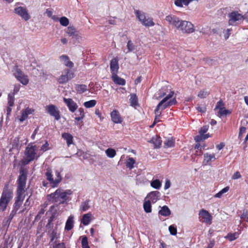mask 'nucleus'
<instances>
[{"label":"nucleus","instance_id":"dca6fc26","mask_svg":"<svg viewBox=\"0 0 248 248\" xmlns=\"http://www.w3.org/2000/svg\"><path fill=\"white\" fill-rule=\"evenodd\" d=\"M61 221H58L55 228L49 232V236L50 238L51 242H56V241L60 237V233L57 229V226L62 223Z\"/></svg>","mask_w":248,"mask_h":248},{"label":"nucleus","instance_id":"c756f323","mask_svg":"<svg viewBox=\"0 0 248 248\" xmlns=\"http://www.w3.org/2000/svg\"><path fill=\"white\" fill-rule=\"evenodd\" d=\"M185 21L180 20V22H178V24L175 26V28L179 31H181L182 33H185L186 32V26L185 25Z\"/></svg>","mask_w":248,"mask_h":248},{"label":"nucleus","instance_id":"473e14b6","mask_svg":"<svg viewBox=\"0 0 248 248\" xmlns=\"http://www.w3.org/2000/svg\"><path fill=\"white\" fill-rule=\"evenodd\" d=\"M75 89L78 93L81 94L88 90V87L86 85L77 84L76 85Z\"/></svg>","mask_w":248,"mask_h":248},{"label":"nucleus","instance_id":"de8ad7c7","mask_svg":"<svg viewBox=\"0 0 248 248\" xmlns=\"http://www.w3.org/2000/svg\"><path fill=\"white\" fill-rule=\"evenodd\" d=\"M59 21L61 25L64 27L67 26L69 23V19L65 16L60 18L59 19Z\"/></svg>","mask_w":248,"mask_h":248},{"label":"nucleus","instance_id":"cd10ccee","mask_svg":"<svg viewBox=\"0 0 248 248\" xmlns=\"http://www.w3.org/2000/svg\"><path fill=\"white\" fill-rule=\"evenodd\" d=\"M149 142L153 143L155 148H159L161 145L162 140L160 137L155 136Z\"/></svg>","mask_w":248,"mask_h":248},{"label":"nucleus","instance_id":"79ce46f5","mask_svg":"<svg viewBox=\"0 0 248 248\" xmlns=\"http://www.w3.org/2000/svg\"><path fill=\"white\" fill-rule=\"evenodd\" d=\"M127 51L125 52L126 53H129L134 51L136 49L135 46L133 44L131 40L128 41L127 44Z\"/></svg>","mask_w":248,"mask_h":248},{"label":"nucleus","instance_id":"20e7f679","mask_svg":"<svg viewBox=\"0 0 248 248\" xmlns=\"http://www.w3.org/2000/svg\"><path fill=\"white\" fill-rule=\"evenodd\" d=\"M13 197V190L9 188V186L7 184L3 188V191L0 198V212L4 211L9 202Z\"/></svg>","mask_w":248,"mask_h":248},{"label":"nucleus","instance_id":"69168bd1","mask_svg":"<svg viewBox=\"0 0 248 248\" xmlns=\"http://www.w3.org/2000/svg\"><path fill=\"white\" fill-rule=\"evenodd\" d=\"M231 31V29H227V30H226L224 33V37L225 38V39H227L229 37V36L230 35V32Z\"/></svg>","mask_w":248,"mask_h":248},{"label":"nucleus","instance_id":"f704fd0d","mask_svg":"<svg viewBox=\"0 0 248 248\" xmlns=\"http://www.w3.org/2000/svg\"><path fill=\"white\" fill-rule=\"evenodd\" d=\"M162 186V183L158 179L153 180L151 182V186L156 189H159Z\"/></svg>","mask_w":248,"mask_h":248},{"label":"nucleus","instance_id":"9b49d317","mask_svg":"<svg viewBox=\"0 0 248 248\" xmlns=\"http://www.w3.org/2000/svg\"><path fill=\"white\" fill-rule=\"evenodd\" d=\"M244 16L237 12H232L229 15V24L235 26L240 24L243 20Z\"/></svg>","mask_w":248,"mask_h":248},{"label":"nucleus","instance_id":"6e6552de","mask_svg":"<svg viewBox=\"0 0 248 248\" xmlns=\"http://www.w3.org/2000/svg\"><path fill=\"white\" fill-rule=\"evenodd\" d=\"M14 11L15 14L26 21L31 18L29 10L26 6H18L17 3L15 5Z\"/></svg>","mask_w":248,"mask_h":248},{"label":"nucleus","instance_id":"4d7b16f0","mask_svg":"<svg viewBox=\"0 0 248 248\" xmlns=\"http://www.w3.org/2000/svg\"><path fill=\"white\" fill-rule=\"evenodd\" d=\"M230 113L231 112L229 110L226 109L224 108H219L218 113L220 115H226L228 114H230Z\"/></svg>","mask_w":248,"mask_h":248},{"label":"nucleus","instance_id":"8fccbe9b","mask_svg":"<svg viewBox=\"0 0 248 248\" xmlns=\"http://www.w3.org/2000/svg\"><path fill=\"white\" fill-rule=\"evenodd\" d=\"M205 147V145L204 144H201L197 143L195 146V149L197 150L196 152L198 153L199 151V154H201L202 153V150L204 149Z\"/></svg>","mask_w":248,"mask_h":248},{"label":"nucleus","instance_id":"13d9d810","mask_svg":"<svg viewBox=\"0 0 248 248\" xmlns=\"http://www.w3.org/2000/svg\"><path fill=\"white\" fill-rule=\"evenodd\" d=\"M169 230L171 235H175L177 234V229L174 225L170 226Z\"/></svg>","mask_w":248,"mask_h":248},{"label":"nucleus","instance_id":"a211bd4d","mask_svg":"<svg viewBox=\"0 0 248 248\" xmlns=\"http://www.w3.org/2000/svg\"><path fill=\"white\" fill-rule=\"evenodd\" d=\"M218 157L216 156L215 154L206 153L204 154L203 163L205 165H210L212 162L215 161Z\"/></svg>","mask_w":248,"mask_h":248},{"label":"nucleus","instance_id":"e2e57ef3","mask_svg":"<svg viewBox=\"0 0 248 248\" xmlns=\"http://www.w3.org/2000/svg\"><path fill=\"white\" fill-rule=\"evenodd\" d=\"M16 212H17V211H16V210H14V209H13V210L11 211V213H10V215H9V218H8V220H9L10 221L13 219V218L15 216V215H16Z\"/></svg>","mask_w":248,"mask_h":248},{"label":"nucleus","instance_id":"774afa93","mask_svg":"<svg viewBox=\"0 0 248 248\" xmlns=\"http://www.w3.org/2000/svg\"><path fill=\"white\" fill-rule=\"evenodd\" d=\"M54 248H65L63 243H59L54 247Z\"/></svg>","mask_w":248,"mask_h":248},{"label":"nucleus","instance_id":"5701e85b","mask_svg":"<svg viewBox=\"0 0 248 248\" xmlns=\"http://www.w3.org/2000/svg\"><path fill=\"white\" fill-rule=\"evenodd\" d=\"M110 67L112 75L117 73L119 67L117 58H114L111 60Z\"/></svg>","mask_w":248,"mask_h":248},{"label":"nucleus","instance_id":"7ed1b4c3","mask_svg":"<svg viewBox=\"0 0 248 248\" xmlns=\"http://www.w3.org/2000/svg\"><path fill=\"white\" fill-rule=\"evenodd\" d=\"M72 193L70 189L64 190L58 188L55 192L48 195V199L52 202L64 203L67 200V195H71Z\"/></svg>","mask_w":248,"mask_h":248},{"label":"nucleus","instance_id":"2eb2a0df","mask_svg":"<svg viewBox=\"0 0 248 248\" xmlns=\"http://www.w3.org/2000/svg\"><path fill=\"white\" fill-rule=\"evenodd\" d=\"M170 93H172V95H171V96L170 97H169V99H168V101H170V100H172V99L175 100V98L171 99L173 95V94H174L173 92L171 91H169V90H168L165 87H163L161 89L159 90L158 92H157L155 93V97L156 99H159L163 97H164V98H165V97H166L168 96V95L170 94Z\"/></svg>","mask_w":248,"mask_h":248},{"label":"nucleus","instance_id":"b1692460","mask_svg":"<svg viewBox=\"0 0 248 248\" xmlns=\"http://www.w3.org/2000/svg\"><path fill=\"white\" fill-rule=\"evenodd\" d=\"M34 109L30 108H27L21 111V115L19 120L20 122H23L27 118L29 115L32 114Z\"/></svg>","mask_w":248,"mask_h":248},{"label":"nucleus","instance_id":"a19ab883","mask_svg":"<svg viewBox=\"0 0 248 248\" xmlns=\"http://www.w3.org/2000/svg\"><path fill=\"white\" fill-rule=\"evenodd\" d=\"M209 94V91L206 89L201 90L198 93V96L200 98H204Z\"/></svg>","mask_w":248,"mask_h":248},{"label":"nucleus","instance_id":"412c9836","mask_svg":"<svg viewBox=\"0 0 248 248\" xmlns=\"http://www.w3.org/2000/svg\"><path fill=\"white\" fill-rule=\"evenodd\" d=\"M165 20L173 27H175L178 24V22H180V19L176 16L173 15H170L166 16Z\"/></svg>","mask_w":248,"mask_h":248},{"label":"nucleus","instance_id":"1a4fd4ad","mask_svg":"<svg viewBox=\"0 0 248 248\" xmlns=\"http://www.w3.org/2000/svg\"><path fill=\"white\" fill-rule=\"evenodd\" d=\"M75 77V74L73 70L69 69H65L62 72L61 76L58 78L57 81L61 84H65Z\"/></svg>","mask_w":248,"mask_h":248},{"label":"nucleus","instance_id":"ddd939ff","mask_svg":"<svg viewBox=\"0 0 248 248\" xmlns=\"http://www.w3.org/2000/svg\"><path fill=\"white\" fill-rule=\"evenodd\" d=\"M45 108L50 115L54 117L56 120L58 121L60 119V111L56 106L49 105L46 106Z\"/></svg>","mask_w":248,"mask_h":248},{"label":"nucleus","instance_id":"393cba45","mask_svg":"<svg viewBox=\"0 0 248 248\" xmlns=\"http://www.w3.org/2000/svg\"><path fill=\"white\" fill-rule=\"evenodd\" d=\"M60 60L66 66L72 68L74 66V63L69 60V57L65 55L60 57Z\"/></svg>","mask_w":248,"mask_h":248},{"label":"nucleus","instance_id":"338daca9","mask_svg":"<svg viewBox=\"0 0 248 248\" xmlns=\"http://www.w3.org/2000/svg\"><path fill=\"white\" fill-rule=\"evenodd\" d=\"M225 146V144L223 142H221L216 145V148L218 150H221Z\"/></svg>","mask_w":248,"mask_h":248},{"label":"nucleus","instance_id":"c9c22d12","mask_svg":"<svg viewBox=\"0 0 248 248\" xmlns=\"http://www.w3.org/2000/svg\"><path fill=\"white\" fill-rule=\"evenodd\" d=\"M143 208L146 213H149L152 212L151 203L149 200L144 202L143 203Z\"/></svg>","mask_w":248,"mask_h":248},{"label":"nucleus","instance_id":"c03bdc74","mask_svg":"<svg viewBox=\"0 0 248 248\" xmlns=\"http://www.w3.org/2000/svg\"><path fill=\"white\" fill-rule=\"evenodd\" d=\"M135 163V160L133 158L129 157L128 158L126 166L129 169H132L134 167V164Z\"/></svg>","mask_w":248,"mask_h":248},{"label":"nucleus","instance_id":"052dcab7","mask_svg":"<svg viewBox=\"0 0 248 248\" xmlns=\"http://www.w3.org/2000/svg\"><path fill=\"white\" fill-rule=\"evenodd\" d=\"M241 177V175L240 174L239 171L235 172L232 175V179L233 180H236L239 179Z\"/></svg>","mask_w":248,"mask_h":248},{"label":"nucleus","instance_id":"09e8293b","mask_svg":"<svg viewBox=\"0 0 248 248\" xmlns=\"http://www.w3.org/2000/svg\"><path fill=\"white\" fill-rule=\"evenodd\" d=\"M174 144V141L171 139H168L164 141V146L166 148L173 147Z\"/></svg>","mask_w":248,"mask_h":248},{"label":"nucleus","instance_id":"5fc2aeb1","mask_svg":"<svg viewBox=\"0 0 248 248\" xmlns=\"http://www.w3.org/2000/svg\"><path fill=\"white\" fill-rule=\"evenodd\" d=\"M209 126L204 125L203 127H201L200 130H199V135L197 136H202L204 134H205L208 130Z\"/></svg>","mask_w":248,"mask_h":248},{"label":"nucleus","instance_id":"a18cd8bd","mask_svg":"<svg viewBox=\"0 0 248 248\" xmlns=\"http://www.w3.org/2000/svg\"><path fill=\"white\" fill-rule=\"evenodd\" d=\"M130 102L131 103V106H135L137 105L138 104V98L136 94H131L130 98Z\"/></svg>","mask_w":248,"mask_h":248},{"label":"nucleus","instance_id":"423d86ee","mask_svg":"<svg viewBox=\"0 0 248 248\" xmlns=\"http://www.w3.org/2000/svg\"><path fill=\"white\" fill-rule=\"evenodd\" d=\"M46 179L49 182L50 186L55 187H57L62 180L60 175V172L58 171L55 172V174H53L50 169H47L46 172Z\"/></svg>","mask_w":248,"mask_h":248},{"label":"nucleus","instance_id":"603ef678","mask_svg":"<svg viewBox=\"0 0 248 248\" xmlns=\"http://www.w3.org/2000/svg\"><path fill=\"white\" fill-rule=\"evenodd\" d=\"M174 4L177 7H182L186 5V0H175Z\"/></svg>","mask_w":248,"mask_h":248},{"label":"nucleus","instance_id":"c85d7f7f","mask_svg":"<svg viewBox=\"0 0 248 248\" xmlns=\"http://www.w3.org/2000/svg\"><path fill=\"white\" fill-rule=\"evenodd\" d=\"M240 232H236L233 233L230 232L225 236V238L227 239L230 241H232L237 239L240 234Z\"/></svg>","mask_w":248,"mask_h":248},{"label":"nucleus","instance_id":"4be33fe9","mask_svg":"<svg viewBox=\"0 0 248 248\" xmlns=\"http://www.w3.org/2000/svg\"><path fill=\"white\" fill-rule=\"evenodd\" d=\"M66 32L70 36L75 37L79 41V39H81L82 37L78 35V32L76 29L73 26L68 27L66 30Z\"/></svg>","mask_w":248,"mask_h":248},{"label":"nucleus","instance_id":"f3484780","mask_svg":"<svg viewBox=\"0 0 248 248\" xmlns=\"http://www.w3.org/2000/svg\"><path fill=\"white\" fill-rule=\"evenodd\" d=\"M63 102L67 105L69 110L72 112H75L78 108L77 103L71 98H66L65 97L63 99Z\"/></svg>","mask_w":248,"mask_h":248},{"label":"nucleus","instance_id":"f03ea898","mask_svg":"<svg viewBox=\"0 0 248 248\" xmlns=\"http://www.w3.org/2000/svg\"><path fill=\"white\" fill-rule=\"evenodd\" d=\"M172 93H170L166 97L163 98L157 106L155 111V119L154 122V124L160 122V117L163 110L176 104V101L175 99L168 101Z\"/></svg>","mask_w":248,"mask_h":248},{"label":"nucleus","instance_id":"f257e3e1","mask_svg":"<svg viewBox=\"0 0 248 248\" xmlns=\"http://www.w3.org/2000/svg\"><path fill=\"white\" fill-rule=\"evenodd\" d=\"M27 175L24 170H21L17 180V186L16 190V197L14 204L13 209L17 211L22 204L25 198L24 193L26 184Z\"/></svg>","mask_w":248,"mask_h":248},{"label":"nucleus","instance_id":"58836bf2","mask_svg":"<svg viewBox=\"0 0 248 248\" xmlns=\"http://www.w3.org/2000/svg\"><path fill=\"white\" fill-rule=\"evenodd\" d=\"M90 208L89 201H86L81 203L80 206V210L84 212L88 210Z\"/></svg>","mask_w":248,"mask_h":248},{"label":"nucleus","instance_id":"0eeeda50","mask_svg":"<svg viewBox=\"0 0 248 248\" xmlns=\"http://www.w3.org/2000/svg\"><path fill=\"white\" fill-rule=\"evenodd\" d=\"M13 75L16 79L24 85L29 83L28 76L17 66H15L13 70Z\"/></svg>","mask_w":248,"mask_h":248},{"label":"nucleus","instance_id":"bf43d9fd","mask_svg":"<svg viewBox=\"0 0 248 248\" xmlns=\"http://www.w3.org/2000/svg\"><path fill=\"white\" fill-rule=\"evenodd\" d=\"M240 218L246 222H248V211H244L240 216Z\"/></svg>","mask_w":248,"mask_h":248},{"label":"nucleus","instance_id":"6ab92c4d","mask_svg":"<svg viewBox=\"0 0 248 248\" xmlns=\"http://www.w3.org/2000/svg\"><path fill=\"white\" fill-rule=\"evenodd\" d=\"M160 196V193L159 191H152L148 194L146 199H148L152 202L155 203L159 199Z\"/></svg>","mask_w":248,"mask_h":248},{"label":"nucleus","instance_id":"2f4dec72","mask_svg":"<svg viewBox=\"0 0 248 248\" xmlns=\"http://www.w3.org/2000/svg\"><path fill=\"white\" fill-rule=\"evenodd\" d=\"M62 137L66 141L68 146L73 143V137L70 134L64 133L62 134Z\"/></svg>","mask_w":248,"mask_h":248},{"label":"nucleus","instance_id":"39448f33","mask_svg":"<svg viewBox=\"0 0 248 248\" xmlns=\"http://www.w3.org/2000/svg\"><path fill=\"white\" fill-rule=\"evenodd\" d=\"M42 154L38 152V146L37 145L28 146L25 151L26 157L23 160L24 164H28L31 161L37 158Z\"/></svg>","mask_w":248,"mask_h":248},{"label":"nucleus","instance_id":"0e129e2a","mask_svg":"<svg viewBox=\"0 0 248 248\" xmlns=\"http://www.w3.org/2000/svg\"><path fill=\"white\" fill-rule=\"evenodd\" d=\"M246 131V128L244 126H241L240 128L239 132V137H240L242 135L245 133Z\"/></svg>","mask_w":248,"mask_h":248},{"label":"nucleus","instance_id":"bb28decb","mask_svg":"<svg viewBox=\"0 0 248 248\" xmlns=\"http://www.w3.org/2000/svg\"><path fill=\"white\" fill-rule=\"evenodd\" d=\"M112 79L114 83L120 85H124L125 84V80L119 76L117 74L112 75Z\"/></svg>","mask_w":248,"mask_h":248},{"label":"nucleus","instance_id":"9d476101","mask_svg":"<svg viewBox=\"0 0 248 248\" xmlns=\"http://www.w3.org/2000/svg\"><path fill=\"white\" fill-rule=\"evenodd\" d=\"M136 15L141 24L146 27H152L155 25L153 18L146 15L143 12L139 11L136 12Z\"/></svg>","mask_w":248,"mask_h":248},{"label":"nucleus","instance_id":"3c124183","mask_svg":"<svg viewBox=\"0 0 248 248\" xmlns=\"http://www.w3.org/2000/svg\"><path fill=\"white\" fill-rule=\"evenodd\" d=\"M15 97L14 94H9L8 97V106L13 107L14 105Z\"/></svg>","mask_w":248,"mask_h":248},{"label":"nucleus","instance_id":"72a5a7b5","mask_svg":"<svg viewBox=\"0 0 248 248\" xmlns=\"http://www.w3.org/2000/svg\"><path fill=\"white\" fill-rule=\"evenodd\" d=\"M91 217L92 215L90 213L84 214L82 217L81 223L85 226L88 225L91 220Z\"/></svg>","mask_w":248,"mask_h":248},{"label":"nucleus","instance_id":"864d4df0","mask_svg":"<svg viewBox=\"0 0 248 248\" xmlns=\"http://www.w3.org/2000/svg\"><path fill=\"white\" fill-rule=\"evenodd\" d=\"M194 31V25L191 22H187V33H192Z\"/></svg>","mask_w":248,"mask_h":248},{"label":"nucleus","instance_id":"680f3d73","mask_svg":"<svg viewBox=\"0 0 248 248\" xmlns=\"http://www.w3.org/2000/svg\"><path fill=\"white\" fill-rule=\"evenodd\" d=\"M20 87L21 86L19 84L15 85L14 86V92L13 94L14 95L16 93L19 91Z\"/></svg>","mask_w":248,"mask_h":248},{"label":"nucleus","instance_id":"e433bc0d","mask_svg":"<svg viewBox=\"0 0 248 248\" xmlns=\"http://www.w3.org/2000/svg\"><path fill=\"white\" fill-rule=\"evenodd\" d=\"M229 189H230V187L229 186H226V187L223 188L222 190H221L218 193L214 195V197L217 198H221L223 196L224 194L226 193V192H227L229 191Z\"/></svg>","mask_w":248,"mask_h":248},{"label":"nucleus","instance_id":"4c0bfd02","mask_svg":"<svg viewBox=\"0 0 248 248\" xmlns=\"http://www.w3.org/2000/svg\"><path fill=\"white\" fill-rule=\"evenodd\" d=\"M105 153L107 156L109 158H113L116 155V151L114 149L111 148L107 149L106 150Z\"/></svg>","mask_w":248,"mask_h":248},{"label":"nucleus","instance_id":"4468645a","mask_svg":"<svg viewBox=\"0 0 248 248\" xmlns=\"http://www.w3.org/2000/svg\"><path fill=\"white\" fill-rule=\"evenodd\" d=\"M28 140L25 136L23 135H19L15 137L12 142L13 148H18L22 146V144H26Z\"/></svg>","mask_w":248,"mask_h":248},{"label":"nucleus","instance_id":"37998d69","mask_svg":"<svg viewBox=\"0 0 248 248\" xmlns=\"http://www.w3.org/2000/svg\"><path fill=\"white\" fill-rule=\"evenodd\" d=\"M96 104V101L95 100H91L84 103V106L86 108H91L94 107Z\"/></svg>","mask_w":248,"mask_h":248},{"label":"nucleus","instance_id":"7c9ffc66","mask_svg":"<svg viewBox=\"0 0 248 248\" xmlns=\"http://www.w3.org/2000/svg\"><path fill=\"white\" fill-rule=\"evenodd\" d=\"M74 227V217L70 216L66 221L65 230L67 231L71 230Z\"/></svg>","mask_w":248,"mask_h":248},{"label":"nucleus","instance_id":"49530a36","mask_svg":"<svg viewBox=\"0 0 248 248\" xmlns=\"http://www.w3.org/2000/svg\"><path fill=\"white\" fill-rule=\"evenodd\" d=\"M49 149V144L47 141H46L45 144H44L40 148L38 146V152L40 153H42V154Z\"/></svg>","mask_w":248,"mask_h":248},{"label":"nucleus","instance_id":"a878e982","mask_svg":"<svg viewBox=\"0 0 248 248\" xmlns=\"http://www.w3.org/2000/svg\"><path fill=\"white\" fill-rule=\"evenodd\" d=\"M160 210L158 211V214L164 216V217H168L171 214V211L169 208L166 206L164 205L162 207H160Z\"/></svg>","mask_w":248,"mask_h":248},{"label":"nucleus","instance_id":"f8f14e48","mask_svg":"<svg viewBox=\"0 0 248 248\" xmlns=\"http://www.w3.org/2000/svg\"><path fill=\"white\" fill-rule=\"evenodd\" d=\"M200 220L207 224L212 223V217L211 214L206 210L201 209L199 213Z\"/></svg>","mask_w":248,"mask_h":248},{"label":"nucleus","instance_id":"6e6d98bb","mask_svg":"<svg viewBox=\"0 0 248 248\" xmlns=\"http://www.w3.org/2000/svg\"><path fill=\"white\" fill-rule=\"evenodd\" d=\"M81 243L82 248H90L87 237L84 236L82 238Z\"/></svg>","mask_w":248,"mask_h":248},{"label":"nucleus","instance_id":"aec40b11","mask_svg":"<svg viewBox=\"0 0 248 248\" xmlns=\"http://www.w3.org/2000/svg\"><path fill=\"white\" fill-rule=\"evenodd\" d=\"M110 116L111 120L115 124H121L123 121L119 111L116 109L113 110L110 113Z\"/></svg>","mask_w":248,"mask_h":248},{"label":"nucleus","instance_id":"ea45409f","mask_svg":"<svg viewBox=\"0 0 248 248\" xmlns=\"http://www.w3.org/2000/svg\"><path fill=\"white\" fill-rule=\"evenodd\" d=\"M211 137V135L209 133H207L206 134H204L202 136H196L195 137V140L197 142H199L200 141L205 140Z\"/></svg>","mask_w":248,"mask_h":248}]
</instances>
